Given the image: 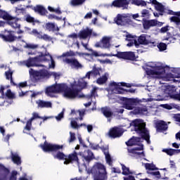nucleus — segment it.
Here are the masks:
<instances>
[{"label": "nucleus", "mask_w": 180, "mask_h": 180, "mask_svg": "<svg viewBox=\"0 0 180 180\" xmlns=\"http://www.w3.org/2000/svg\"><path fill=\"white\" fill-rule=\"evenodd\" d=\"M63 93V96L68 99H75L81 96L78 94V91H72L65 84H54L50 86L46 89V94L51 98H54L56 94Z\"/></svg>", "instance_id": "obj_1"}, {"label": "nucleus", "mask_w": 180, "mask_h": 180, "mask_svg": "<svg viewBox=\"0 0 180 180\" xmlns=\"http://www.w3.org/2000/svg\"><path fill=\"white\" fill-rule=\"evenodd\" d=\"M50 60L51 64H49V68H55L56 62L53 59V56L49 53H45V55H41L40 58H30L27 60L22 61V64L26 65L28 68L30 67H46V65L43 63L50 61Z\"/></svg>", "instance_id": "obj_2"}, {"label": "nucleus", "mask_w": 180, "mask_h": 180, "mask_svg": "<svg viewBox=\"0 0 180 180\" xmlns=\"http://www.w3.org/2000/svg\"><path fill=\"white\" fill-rule=\"evenodd\" d=\"M148 66L152 69H148L146 70L147 75L152 77V78H158L165 79V81H169V79L167 78V75H165V66H163L162 63H150Z\"/></svg>", "instance_id": "obj_3"}, {"label": "nucleus", "mask_w": 180, "mask_h": 180, "mask_svg": "<svg viewBox=\"0 0 180 180\" xmlns=\"http://www.w3.org/2000/svg\"><path fill=\"white\" fill-rule=\"evenodd\" d=\"M88 172L89 174H92L94 180L108 179L106 167L102 163H96Z\"/></svg>", "instance_id": "obj_4"}, {"label": "nucleus", "mask_w": 180, "mask_h": 180, "mask_svg": "<svg viewBox=\"0 0 180 180\" xmlns=\"http://www.w3.org/2000/svg\"><path fill=\"white\" fill-rule=\"evenodd\" d=\"M132 124L134 126L135 131H136L138 134H140V136L149 143L150 134L146 129V123L144 121L141 120H136L132 122Z\"/></svg>", "instance_id": "obj_5"}, {"label": "nucleus", "mask_w": 180, "mask_h": 180, "mask_svg": "<svg viewBox=\"0 0 180 180\" xmlns=\"http://www.w3.org/2000/svg\"><path fill=\"white\" fill-rule=\"evenodd\" d=\"M30 75H32L34 78L35 81H39L40 79H44V78H49V77H54L56 79L60 78V74L56 72H49V71L44 70L36 71L33 69H30Z\"/></svg>", "instance_id": "obj_6"}, {"label": "nucleus", "mask_w": 180, "mask_h": 180, "mask_svg": "<svg viewBox=\"0 0 180 180\" xmlns=\"http://www.w3.org/2000/svg\"><path fill=\"white\" fill-rule=\"evenodd\" d=\"M63 63L68 64L72 70H82L84 68V65L75 58H65L63 59Z\"/></svg>", "instance_id": "obj_7"}, {"label": "nucleus", "mask_w": 180, "mask_h": 180, "mask_svg": "<svg viewBox=\"0 0 180 180\" xmlns=\"http://www.w3.org/2000/svg\"><path fill=\"white\" fill-rule=\"evenodd\" d=\"M79 155H81L83 158V162H81V164H84V165H81L83 166L86 169V164H89V162L92 161L94 158V153H92V151L89 150H86L83 153H79Z\"/></svg>", "instance_id": "obj_8"}, {"label": "nucleus", "mask_w": 180, "mask_h": 180, "mask_svg": "<svg viewBox=\"0 0 180 180\" xmlns=\"http://www.w3.org/2000/svg\"><path fill=\"white\" fill-rule=\"evenodd\" d=\"M86 78V76H85L84 77L80 78L78 81V84H79V87L78 86L75 85V84H71L72 86V89H70L71 91H77L79 95L80 96L79 97H76V98H82V96H84L82 94H81V89H84V88H85L87 85V82L86 81H85V79Z\"/></svg>", "instance_id": "obj_9"}, {"label": "nucleus", "mask_w": 180, "mask_h": 180, "mask_svg": "<svg viewBox=\"0 0 180 180\" xmlns=\"http://www.w3.org/2000/svg\"><path fill=\"white\" fill-rule=\"evenodd\" d=\"M122 86H130V84L128 86L124 82H120V83H116V82H112L110 84V89L112 91L113 94H124V90L122 88Z\"/></svg>", "instance_id": "obj_10"}, {"label": "nucleus", "mask_w": 180, "mask_h": 180, "mask_svg": "<svg viewBox=\"0 0 180 180\" xmlns=\"http://www.w3.org/2000/svg\"><path fill=\"white\" fill-rule=\"evenodd\" d=\"M41 148L45 152L48 151H58V150H63V145H56L49 143L45 141L43 145H40Z\"/></svg>", "instance_id": "obj_11"}, {"label": "nucleus", "mask_w": 180, "mask_h": 180, "mask_svg": "<svg viewBox=\"0 0 180 180\" xmlns=\"http://www.w3.org/2000/svg\"><path fill=\"white\" fill-rule=\"evenodd\" d=\"M139 103L140 100L138 98H128L124 103L123 108L127 109V110H133Z\"/></svg>", "instance_id": "obj_12"}, {"label": "nucleus", "mask_w": 180, "mask_h": 180, "mask_svg": "<svg viewBox=\"0 0 180 180\" xmlns=\"http://www.w3.org/2000/svg\"><path fill=\"white\" fill-rule=\"evenodd\" d=\"M20 37H15L12 31H6L5 34H0V39H2L4 41H8L9 43H12V41H15V40L20 39Z\"/></svg>", "instance_id": "obj_13"}, {"label": "nucleus", "mask_w": 180, "mask_h": 180, "mask_svg": "<svg viewBox=\"0 0 180 180\" xmlns=\"http://www.w3.org/2000/svg\"><path fill=\"white\" fill-rule=\"evenodd\" d=\"M110 37H103L99 42L95 44V47H100L101 49H109L110 47Z\"/></svg>", "instance_id": "obj_14"}, {"label": "nucleus", "mask_w": 180, "mask_h": 180, "mask_svg": "<svg viewBox=\"0 0 180 180\" xmlns=\"http://www.w3.org/2000/svg\"><path fill=\"white\" fill-rule=\"evenodd\" d=\"M9 18H6L5 20L8 21V24L13 27V29H20V23H19V18L13 17L8 14Z\"/></svg>", "instance_id": "obj_15"}, {"label": "nucleus", "mask_w": 180, "mask_h": 180, "mask_svg": "<svg viewBox=\"0 0 180 180\" xmlns=\"http://www.w3.org/2000/svg\"><path fill=\"white\" fill-rule=\"evenodd\" d=\"M72 161H77L79 165V168L81 167V165H85V163H81V162L78 160V155L77 152H74L73 153L70 154L68 157L66 156V160H65L64 164L68 165L70 162H72Z\"/></svg>", "instance_id": "obj_16"}, {"label": "nucleus", "mask_w": 180, "mask_h": 180, "mask_svg": "<svg viewBox=\"0 0 180 180\" xmlns=\"http://www.w3.org/2000/svg\"><path fill=\"white\" fill-rule=\"evenodd\" d=\"M118 58H123L124 60H135L136 55L134 52H118L116 55Z\"/></svg>", "instance_id": "obj_17"}, {"label": "nucleus", "mask_w": 180, "mask_h": 180, "mask_svg": "<svg viewBox=\"0 0 180 180\" xmlns=\"http://www.w3.org/2000/svg\"><path fill=\"white\" fill-rule=\"evenodd\" d=\"M129 155L131 157H144V152H143V146H139L138 148H134L133 149H128ZM141 151V152H139Z\"/></svg>", "instance_id": "obj_18"}, {"label": "nucleus", "mask_w": 180, "mask_h": 180, "mask_svg": "<svg viewBox=\"0 0 180 180\" xmlns=\"http://www.w3.org/2000/svg\"><path fill=\"white\" fill-rule=\"evenodd\" d=\"M129 1L127 0H115L112 1V6L115 8H122V9H127L129 8Z\"/></svg>", "instance_id": "obj_19"}, {"label": "nucleus", "mask_w": 180, "mask_h": 180, "mask_svg": "<svg viewBox=\"0 0 180 180\" xmlns=\"http://www.w3.org/2000/svg\"><path fill=\"white\" fill-rule=\"evenodd\" d=\"M123 134V130L119 127H113L110 129L109 136L112 137V139H116L117 137H120Z\"/></svg>", "instance_id": "obj_20"}, {"label": "nucleus", "mask_w": 180, "mask_h": 180, "mask_svg": "<svg viewBox=\"0 0 180 180\" xmlns=\"http://www.w3.org/2000/svg\"><path fill=\"white\" fill-rule=\"evenodd\" d=\"M92 33V29H89L86 27V29L82 30L79 34L78 37L80 39H88V37H91V34Z\"/></svg>", "instance_id": "obj_21"}, {"label": "nucleus", "mask_w": 180, "mask_h": 180, "mask_svg": "<svg viewBox=\"0 0 180 180\" xmlns=\"http://www.w3.org/2000/svg\"><path fill=\"white\" fill-rule=\"evenodd\" d=\"M155 126L158 131H165L168 129V124L162 120H159L155 122Z\"/></svg>", "instance_id": "obj_22"}, {"label": "nucleus", "mask_w": 180, "mask_h": 180, "mask_svg": "<svg viewBox=\"0 0 180 180\" xmlns=\"http://www.w3.org/2000/svg\"><path fill=\"white\" fill-rule=\"evenodd\" d=\"M37 105H38V108H53V103L51 101H45L43 100H38L36 102Z\"/></svg>", "instance_id": "obj_23"}, {"label": "nucleus", "mask_w": 180, "mask_h": 180, "mask_svg": "<svg viewBox=\"0 0 180 180\" xmlns=\"http://www.w3.org/2000/svg\"><path fill=\"white\" fill-rule=\"evenodd\" d=\"M126 40H127V41H129V43L127 44V46L128 47H131L132 46H137V41L136 40V39L134 38V36L128 34L126 35Z\"/></svg>", "instance_id": "obj_24"}, {"label": "nucleus", "mask_w": 180, "mask_h": 180, "mask_svg": "<svg viewBox=\"0 0 180 180\" xmlns=\"http://www.w3.org/2000/svg\"><path fill=\"white\" fill-rule=\"evenodd\" d=\"M143 25L144 29L148 30L149 27L157 26V25H158V21L155 20H145Z\"/></svg>", "instance_id": "obj_25"}, {"label": "nucleus", "mask_w": 180, "mask_h": 180, "mask_svg": "<svg viewBox=\"0 0 180 180\" xmlns=\"http://www.w3.org/2000/svg\"><path fill=\"white\" fill-rule=\"evenodd\" d=\"M169 15H176V16H173L170 18L171 22H175V23H180V12H174L171 10L168 11ZM179 16V17H176Z\"/></svg>", "instance_id": "obj_26"}, {"label": "nucleus", "mask_w": 180, "mask_h": 180, "mask_svg": "<svg viewBox=\"0 0 180 180\" xmlns=\"http://www.w3.org/2000/svg\"><path fill=\"white\" fill-rule=\"evenodd\" d=\"M148 37H148V35L142 34L138 39V41H139V43H140V44H150V43H151V41H150V40H148Z\"/></svg>", "instance_id": "obj_27"}, {"label": "nucleus", "mask_w": 180, "mask_h": 180, "mask_svg": "<svg viewBox=\"0 0 180 180\" xmlns=\"http://www.w3.org/2000/svg\"><path fill=\"white\" fill-rule=\"evenodd\" d=\"M11 153V160L14 162V164H16L17 165H20L22 164V160H20V158L19 157V155L17 153H13V152Z\"/></svg>", "instance_id": "obj_28"}, {"label": "nucleus", "mask_w": 180, "mask_h": 180, "mask_svg": "<svg viewBox=\"0 0 180 180\" xmlns=\"http://www.w3.org/2000/svg\"><path fill=\"white\" fill-rule=\"evenodd\" d=\"M105 156L107 164L109 165H112V157L110 156V154H109V148L106 147L105 148H102Z\"/></svg>", "instance_id": "obj_29"}, {"label": "nucleus", "mask_w": 180, "mask_h": 180, "mask_svg": "<svg viewBox=\"0 0 180 180\" xmlns=\"http://www.w3.org/2000/svg\"><path fill=\"white\" fill-rule=\"evenodd\" d=\"M101 112L105 117H112L113 116V112L108 107L101 108Z\"/></svg>", "instance_id": "obj_30"}, {"label": "nucleus", "mask_w": 180, "mask_h": 180, "mask_svg": "<svg viewBox=\"0 0 180 180\" xmlns=\"http://www.w3.org/2000/svg\"><path fill=\"white\" fill-rule=\"evenodd\" d=\"M140 138L139 137H132L131 139H129L127 143V146H137L139 143H140Z\"/></svg>", "instance_id": "obj_31"}, {"label": "nucleus", "mask_w": 180, "mask_h": 180, "mask_svg": "<svg viewBox=\"0 0 180 180\" xmlns=\"http://www.w3.org/2000/svg\"><path fill=\"white\" fill-rule=\"evenodd\" d=\"M150 4H153V5H155V8L157 11H159V12H164V6L161 4L158 3L157 0H150Z\"/></svg>", "instance_id": "obj_32"}, {"label": "nucleus", "mask_w": 180, "mask_h": 180, "mask_svg": "<svg viewBox=\"0 0 180 180\" xmlns=\"http://www.w3.org/2000/svg\"><path fill=\"white\" fill-rule=\"evenodd\" d=\"M46 27L49 32H58V30H60V28L56 26L54 23H47Z\"/></svg>", "instance_id": "obj_33"}, {"label": "nucleus", "mask_w": 180, "mask_h": 180, "mask_svg": "<svg viewBox=\"0 0 180 180\" xmlns=\"http://www.w3.org/2000/svg\"><path fill=\"white\" fill-rule=\"evenodd\" d=\"M124 20H126V18L122 15L118 14L115 18V23H117V25L123 26V25H124Z\"/></svg>", "instance_id": "obj_34"}, {"label": "nucleus", "mask_w": 180, "mask_h": 180, "mask_svg": "<svg viewBox=\"0 0 180 180\" xmlns=\"http://www.w3.org/2000/svg\"><path fill=\"white\" fill-rule=\"evenodd\" d=\"M109 77V74L105 73L101 77H99L97 80L96 82L98 84V85H102L108 81V78Z\"/></svg>", "instance_id": "obj_35"}, {"label": "nucleus", "mask_w": 180, "mask_h": 180, "mask_svg": "<svg viewBox=\"0 0 180 180\" xmlns=\"http://www.w3.org/2000/svg\"><path fill=\"white\" fill-rule=\"evenodd\" d=\"M33 10L34 12H37V13H39V15H46V13L47 12L46 11V8L41 6H37L34 7Z\"/></svg>", "instance_id": "obj_36"}, {"label": "nucleus", "mask_w": 180, "mask_h": 180, "mask_svg": "<svg viewBox=\"0 0 180 180\" xmlns=\"http://www.w3.org/2000/svg\"><path fill=\"white\" fill-rule=\"evenodd\" d=\"M135 113L137 115H147L148 110H147V107L143 106V107H139L135 109Z\"/></svg>", "instance_id": "obj_37"}, {"label": "nucleus", "mask_w": 180, "mask_h": 180, "mask_svg": "<svg viewBox=\"0 0 180 180\" xmlns=\"http://www.w3.org/2000/svg\"><path fill=\"white\" fill-rule=\"evenodd\" d=\"M101 72H102V70H94L91 72H88L86 74V77L88 78V79H89V78L91 77V75H94L96 77V75H101Z\"/></svg>", "instance_id": "obj_38"}, {"label": "nucleus", "mask_w": 180, "mask_h": 180, "mask_svg": "<svg viewBox=\"0 0 180 180\" xmlns=\"http://www.w3.org/2000/svg\"><path fill=\"white\" fill-rule=\"evenodd\" d=\"M36 119H42V120L44 122L46 120H47V119H50V117H41L40 115H39L38 112H33L32 113V117L30 118L31 120H34Z\"/></svg>", "instance_id": "obj_39"}, {"label": "nucleus", "mask_w": 180, "mask_h": 180, "mask_svg": "<svg viewBox=\"0 0 180 180\" xmlns=\"http://www.w3.org/2000/svg\"><path fill=\"white\" fill-rule=\"evenodd\" d=\"M148 174L153 175V176L157 178V179H165V178L161 176V173L159 171L157 172H148Z\"/></svg>", "instance_id": "obj_40"}, {"label": "nucleus", "mask_w": 180, "mask_h": 180, "mask_svg": "<svg viewBox=\"0 0 180 180\" xmlns=\"http://www.w3.org/2000/svg\"><path fill=\"white\" fill-rule=\"evenodd\" d=\"M76 53L74 51H69L67 52L63 53L58 58H61L63 57H75Z\"/></svg>", "instance_id": "obj_41"}, {"label": "nucleus", "mask_w": 180, "mask_h": 180, "mask_svg": "<svg viewBox=\"0 0 180 180\" xmlns=\"http://www.w3.org/2000/svg\"><path fill=\"white\" fill-rule=\"evenodd\" d=\"M54 158L57 160H67V156L63 153V152H58L56 154L53 155Z\"/></svg>", "instance_id": "obj_42"}, {"label": "nucleus", "mask_w": 180, "mask_h": 180, "mask_svg": "<svg viewBox=\"0 0 180 180\" xmlns=\"http://www.w3.org/2000/svg\"><path fill=\"white\" fill-rule=\"evenodd\" d=\"M163 108H165V109H168L169 110H171V109H178L179 106H178V105L175 103H171L163 105Z\"/></svg>", "instance_id": "obj_43"}, {"label": "nucleus", "mask_w": 180, "mask_h": 180, "mask_svg": "<svg viewBox=\"0 0 180 180\" xmlns=\"http://www.w3.org/2000/svg\"><path fill=\"white\" fill-rule=\"evenodd\" d=\"M121 166H122L123 175H130V174H133V172H131L130 171V169L129 167L124 166V165H121Z\"/></svg>", "instance_id": "obj_44"}, {"label": "nucleus", "mask_w": 180, "mask_h": 180, "mask_svg": "<svg viewBox=\"0 0 180 180\" xmlns=\"http://www.w3.org/2000/svg\"><path fill=\"white\" fill-rule=\"evenodd\" d=\"M1 175L0 176V180L6 179L8 176V174H9V170L8 169H2L1 170Z\"/></svg>", "instance_id": "obj_45"}, {"label": "nucleus", "mask_w": 180, "mask_h": 180, "mask_svg": "<svg viewBox=\"0 0 180 180\" xmlns=\"http://www.w3.org/2000/svg\"><path fill=\"white\" fill-rule=\"evenodd\" d=\"M162 152L166 153L167 155H170V156L174 155L175 153H179L178 150H175V149H163Z\"/></svg>", "instance_id": "obj_46"}, {"label": "nucleus", "mask_w": 180, "mask_h": 180, "mask_svg": "<svg viewBox=\"0 0 180 180\" xmlns=\"http://www.w3.org/2000/svg\"><path fill=\"white\" fill-rule=\"evenodd\" d=\"M9 18V13L4 10L0 9V18L4 19H8Z\"/></svg>", "instance_id": "obj_47"}, {"label": "nucleus", "mask_w": 180, "mask_h": 180, "mask_svg": "<svg viewBox=\"0 0 180 180\" xmlns=\"http://www.w3.org/2000/svg\"><path fill=\"white\" fill-rule=\"evenodd\" d=\"M39 47V45L34 44H27L26 43L24 46V49H31L32 50H34Z\"/></svg>", "instance_id": "obj_48"}, {"label": "nucleus", "mask_w": 180, "mask_h": 180, "mask_svg": "<svg viewBox=\"0 0 180 180\" xmlns=\"http://www.w3.org/2000/svg\"><path fill=\"white\" fill-rule=\"evenodd\" d=\"M131 4H134V5H137L138 6H146V1H141V0H132Z\"/></svg>", "instance_id": "obj_49"}, {"label": "nucleus", "mask_w": 180, "mask_h": 180, "mask_svg": "<svg viewBox=\"0 0 180 180\" xmlns=\"http://www.w3.org/2000/svg\"><path fill=\"white\" fill-rule=\"evenodd\" d=\"M39 39L45 40V41H51V40H53V38L46 34H41V36H39Z\"/></svg>", "instance_id": "obj_50"}, {"label": "nucleus", "mask_w": 180, "mask_h": 180, "mask_svg": "<svg viewBox=\"0 0 180 180\" xmlns=\"http://www.w3.org/2000/svg\"><path fill=\"white\" fill-rule=\"evenodd\" d=\"M13 74V72L11 71V70H8L5 72L6 79H10L11 84L13 83V79H12Z\"/></svg>", "instance_id": "obj_51"}, {"label": "nucleus", "mask_w": 180, "mask_h": 180, "mask_svg": "<svg viewBox=\"0 0 180 180\" xmlns=\"http://www.w3.org/2000/svg\"><path fill=\"white\" fill-rule=\"evenodd\" d=\"M85 2V0H72L71 4L73 6H78V5H82Z\"/></svg>", "instance_id": "obj_52"}, {"label": "nucleus", "mask_w": 180, "mask_h": 180, "mask_svg": "<svg viewBox=\"0 0 180 180\" xmlns=\"http://www.w3.org/2000/svg\"><path fill=\"white\" fill-rule=\"evenodd\" d=\"M145 167L146 168V169H149V171H154L157 169V167H155V165H154V164L146 163L145 164Z\"/></svg>", "instance_id": "obj_53"}, {"label": "nucleus", "mask_w": 180, "mask_h": 180, "mask_svg": "<svg viewBox=\"0 0 180 180\" xmlns=\"http://www.w3.org/2000/svg\"><path fill=\"white\" fill-rule=\"evenodd\" d=\"M77 140V138L75 137V133L74 132H70V137L68 139L69 143H74V141Z\"/></svg>", "instance_id": "obj_54"}, {"label": "nucleus", "mask_w": 180, "mask_h": 180, "mask_svg": "<svg viewBox=\"0 0 180 180\" xmlns=\"http://www.w3.org/2000/svg\"><path fill=\"white\" fill-rule=\"evenodd\" d=\"M64 109L61 112H60L57 116L55 117V119L57 120V122H60L61 119H64Z\"/></svg>", "instance_id": "obj_55"}, {"label": "nucleus", "mask_w": 180, "mask_h": 180, "mask_svg": "<svg viewBox=\"0 0 180 180\" xmlns=\"http://www.w3.org/2000/svg\"><path fill=\"white\" fill-rule=\"evenodd\" d=\"M158 48L159 49L160 51H165V50H167V44L164 43H160L158 45Z\"/></svg>", "instance_id": "obj_56"}, {"label": "nucleus", "mask_w": 180, "mask_h": 180, "mask_svg": "<svg viewBox=\"0 0 180 180\" xmlns=\"http://www.w3.org/2000/svg\"><path fill=\"white\" fill-rule=\"evenodd\" d=\"M92 55L94 56V57H108V56H109L107 53L100 54L99 53L95 51H92Z\"/></svg>", "instance_id": "obj_57"}, {"label": "nucleus", "mask_w": 180, "mask_h": 180, "mask_svg": "<svg viewBox=\"0 0 180 180\" xmlns=\"http://www.w3.org/2000/svg\"><path fill=\"white\" fill-rule=\"evenodd\" d=\"M70 125H71V127H72V129H78V127H80L79 125H78L76 121L74 120V119H71Z\"/></svg>", "instance_id": "obj_58"}, {"label": "nucleus", "mask_w": 180, "mask_h": 180, "mask_svg": "<svg viewBox=\"0 0 180 180\" xmlns=\"http://www.w3.org/2000/svg\"><path fill=\"white\" fill-rule=\"evenodd\" d=\"M6 95L8 98H10L13 99L15 98V94H13L11 90H7V92L6 93Z\"/></svg>", "instance_id": "obj_59"}, {"label": "nucleus", "mask_w": 180, "mask_h": 180, "mask_svg": "<svg viewBox=\"0 0 180 180\" xmlns=\"http://www.w3.org/2000/svg\"><path fill=\"white\" fill-rule=\"evenodd\" d=\"M33 121L30 119L27 122V124H26V126H25V130H30V129H32V122Z\"/></svg>", "instance_id": "obj_60"}, {"label": "nucleus", "mask_w": 180, "mask_h": 180, "mask_svg": "<svg viewBox=\"0 0 180 180\" xmlns=\"http://www.w3.org/2000/svg\"><path fill=\"white\" fill-rule=\"evenodd\" d=\"M164 96L162 95H157V96H155L154 98H153V101H164Z\"/></svg>", "instance_id": "obj_61"}, {"label": "nucleus", "mask_w": 180, "mask_h": 180, "mask_svg": "<svg viewBox=\"0 0 180 180\" xmlns=\"http://www.w3.org/2000/svg\"><path fill=\"white\" fill-rule=\"evenodd\" d=\"M31 34H34L36 36L38 39H40V36H41V34L37 31V30H32Z\"/></svg>", "instance_id": "obj_62"}, {"label": "nucleus", "mask_w": 180, "mask_h": 180, "mask_svg": "<svg viewBox=\"0 0 180 180\" xmlns=\"http://www.w3.org/2000/svg\"><path fill=\"white\" fill-rule=\"evenodd\" d=\"M17 175H18V172L16 171L13 172L10 177V180H16Z\"/></svg>", "instance_id": "obj_63"}, {"label": "nucleus", "mask_w": 180, "mask_h": 180, "mask_svg": "<svg viewBox=\"0 0 180 180\" xmlns=\"http://www.w3.org/2000/svg\"><path fill=\"white\" fill-rule=\"evenodd\" d=\"M171 98L175 101H180V94H173L171 96Z\"/></svg>", "instance_id": "obj_64"}]
</instances>
